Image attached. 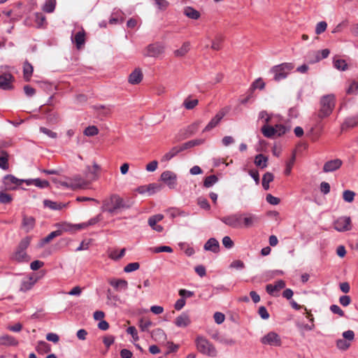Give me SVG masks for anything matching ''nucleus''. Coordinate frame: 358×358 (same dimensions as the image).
Here are the masks:
<instances>
[{
    "label": "nucleus",
    "mask_w": 358,
    "mask_h": 358,
    "mask_svg": "<svg viewBox=\"0 0 358 358\" xmlns=\"http://www.w3.org/2000/svg\"><path fill=\"white\" fill-rule=\"evenodd\" d=\"M190 49V43L189 42H185L180 48L174 51V55L176 57H180L185 55Z\"/></svg>",
    "instance_id": "obj_35"
},
{
    "label": "nucleus",
    "mask_w": 358,
    "mask_h": 358,
    "mask_svg": "<svg viewBox=\"0 0 358 358\" xmlns=\"http://www.w3.org/2000/svg\"><path fill=\"white\" fill-rule=\"evenodd\" d=\"M43 204L45 207L52 210H61L66 206L65 203H57L48 199L43 201Z\"/></svg>",
    "instance_id": "obj_31"
},
{
    "label": "nucleus",
    "mask_w": 358,
    "mask_h": 358,
    "mask_svg": "<svg viewBox=\"0 0 358 358\" xmlns=\"http://www.w3.org/2000/svg\"><path fill=\"white\" fill-rule=\"evenodd\" d=\"M243 215L241 213H236L224 216L220 220L226 225L234 229L242 228Z\"/></svg>",
    "instance_id": "obj_7"
},
{
    "label": "nucleus",
    "mask_w": 358,
    "mask_h": 358,
    "mask_svg": "<svg viewBox=\"0 0 358 358\" xmlns=\"http://www.w3.org/2000/svg\"><path fill=\"white\" fill-rule=\"evenodd\" d=\"M334 228L339 232L350 231L352 229L351 219L348 216L339 217L334 222Z\"/></svg>",
    "instance_id": "obj_8"
},
{
    "label": "nucleus",
    "mask_w": 358,
    "mask_h": 358,
    "mask_svg": "<svg viewBox=\"0 0 358 358\" xmlns=\"http://www.w3.org/2000/svg\"><path fill=\"white\" fill-rule=\"evenodd\" d=\"M24 180H20L13 175H6L3 180L4 187L8 190L15 189L23 182Z\"/></svg>",
    "instance_id": "obj_12"
},
{
    "label": "nucleus",
    "mask_w": 358,
    "mask_h": 358,
    "mask_svg": "<svg viewBox=\"0 0 358 358\" xmlns=\"http://www.w3.org/2000/svg\"><path fill=\"white\" fill-rule=\"evenodd\" d=\"M50 183L46 180H41L39 178H35L34 179V184L36 187H40V188H46L48 187Z\"/></svg>",
    "instance_id": "obj_57"
},
{
    "label": "nucleus",
    "mask_w": 358,
    "mask_h": 358,
    "mask_svg": "<svg viewBox=\"0 0 358 358\" xmlns=\"http://www.w3.org/2000/svg\"><path fill=\"white\" fill-rule=\"evenodd\" d=\"M285 282L282 280L276 281L274 284H268L266 287V292L271 295H275V293L285 288Z\"/></svg>",
    "instance_id": "obj_18"
},
{
    "label": "nucleus",
    "mask_w": 358,
    "mask_h": 358,
    "mask_svg": "<svg viewBox=\"0 0 358 358\" xmlns=\"http://www.w3.org/2000/svg\"><path fill=\"white\" fill-rule=\"evenodd\" d=\"M163 219L164 215L162 214H157L150 217L148 222L150 227L154 229V228L157 225V223L162 221Z\"/></svg>",
    "instance_id": "obj_40"
},
{
    "label": "nucleus",
    "mask_w": 358,
    "mask_h": 358,
    "mask_svg": "<svg viewBox=\"0 0 358 358\" xmlns=\"http://www.w3.org/2000/svg\"><path fill=\"white\" fill-rule=\"evenodd\" d=\"M335 107V97L333 94L323 96L320 101V109L317 114V118L324 119L329 116Z\"/></svg>",
    "instance_id": "obj_2"
},
{
    "label": "nucleus",
    "mask_w": 358,
    "mask_h": 358,
    "mask_svg": "<svg viewBox=\"0 0 358 358\" xmlns=\"http://www.w3.org/2000/svg\"><path fill=\"white\" fill-rule=\"evenodd\" d=\"M183 151L182 146H175L172 148L168 152H166L163 157L162 160V161H169L173 157H174L176 155H177L179 152Z\"/></svg>",
    "instance_id": "obj_26"
},
{
    "label": "nucleus",
    "mask_w": 358,
    "mask_h": 358,
    "mask_svg": "<svg viewBox=\"0 0 358 358\" xmlns=\"http://www.w3.org/2000/svg\"><path fill=\"white\" fill-rule=\"evenodd\" d=\"M268 157L262 154L256 155L255 159V164L260 169H264L267 166Z\"/></svg>",
    "instance_id": "obj_34"
},
{
    "label": "nucleus",
    "mask_w": 358,
    "mask_h": 358,
    "mask_svg": "<svg viewBox=\"0 0 358 358\" xmlns=\"http://www.w3.org/2000/svg\"><path fill=\"white\" fill-rule=\"evenodd\" d=\"M160 178L170 189H174L177 185V176L171 171H164L161 174Z\"/></svg>",
    "instance_id": "obj_10"
},
{
    "label": "nucleus",
    "mask_w": 358,
    "mask_h": 358,
    "mask_svg": "<svg viewBox=\"0 0 358 358\" xmlns=\"http://www.w3.org/2000/svg\"><path fill=\"white\" fill-rule=\"evenodd\" d=\"M143 79V73L139 69H135L129 77V82L132 85L138 84Z\"/></svg>",
    "instance_id": "obj_25"
},
{
    "label": "nucleus",
    "mask_w": 358,
    "mask_h": 358,
    "mask_svg": "<svg viewBox=\"0 0 358 358\" xmlns=\"http://www.w3.org/2000/svg\"><path fill=\"white\" fill-rule=\"evenodd\" d=\"M224 112H218L215 115V116L213 118H212L211 120L208 122V124L206 126V127L203 130V132L209 131L213 128H215L220 123V122L224 117Z\"/></svg>",
    "instance_id": "obj_19"
},
{
    "label": "nucleus",
    "mask_w": 358,
    "mask_h": 358,
    "mask_svg": "<svg viewBox=\"0 0 358 358\" xmlns=\"http://www.w3.org/2000/svg\"><path fill=\"white\" fill-rule=\"evenodd\" d=\"M330 310L333 313L338 315L340 317H343L345 315L343 310L338 305H331L330 306Z\"/></svg>",
    "instance_id": "obj_64"
},
{
    "label": "nucleus",
    "mask_w": 358,
    "mask_h": 358,
    "mask_svg": "<svg viewBox=\"0 0 358 358\" xmlns=\"http://www.w3.org/2000/svg\"><path fill=\"white\" fill-rule=\"evenodd\" d=\"M229 267L231 268H236L237 270H241L245 267V264H244L243 262L241 260H234L231 263Z\"/></svg>",
    "instance_id": "obj_59"
},
{
    "label": "nucleus",
    "mask_w": 358,
    "mask_h": 358,
    "mask_svg": "<svg viewBox=\"0 0 358 358\" xmlns=\"http://www.w3.org/2000/svg\"><path fill=\"white\" fill-rule=\"evenodd\" d=\"M357 125L358 117L356 115L346 118L341 126V129L343 130L346 128L355 127Z\"/></svg>",
    "instance_id": "obj_30"
},
{
    "label": "nucleus",
    "mask_w": 358,
    "mask_h": 358,
    "mask_svg": "<svg viewBox=\"0 0 358 358\" xmlns=\"http://www.w3.org/2000/svg\"><path fill=\"white\" fill-rule=\"evenodd\" d=\"M99 170L100 166L96 162H94L92 167H91L90 166H86V169L84 171V174L85 175V177L88 180V181L90 182L98 179V172Z\"/></svg>",
    "instance_id": "obj_14"
},
{
    "label": "nucleus",
    "mask_w": 358,
    "mask_h": 358,
    "mask_svg": "<svg viewBox=\"0 0 358 358\" xmlns=\"http://www.w3.org/2000/svg\"><path fill=\"white\" fill-rule=\"evenodd\" d=\"M195 342L197 350L201 353L210 357L216 356L217 351L215 346L206 337H196Z\"/></svg>",
    "instance_id": "obj_5"
},
{
    "label": "nucleus",
    "mask_w": 358,
    "mask_h": 358,
    "mask_svg": "<svg viewBox=\"0 0 358 358\" xmlns=\"http://www.w3.org/2000/svg\"><path fill=\"white\" fill-rule=\"evenodd\" d=\"M36 350L39 353H47L50 351V345L45 341H39L36 347Z\"/></svg>",
    "instance_id": "obj_39"
},
{
    "label": "nucleus",
    "mask_w": 358,
    "mask_h": 358,
    "mask_svg": "<svg viewBox=\"0 0 358 358\" xmlns=\"http://www.w3.org/2000/svg\"><path fill=\"white\" fill-rule=\"evenodd\" d=\"M343 164V162L340 159H334L327 161L323 166V171L324 173H329L339 169Z\"/></svg>",
    "instance_id": "obj_16"
},
{
    "label": "nucleus",
    "mask_w": 358,
    "mask_h": 358,
    "mask_svg": "<svg viewBox=\"0 0 358 358\" xmlns=\"http://www.w3.org/2000/svg\"><path fill=\"white\" fill-rule=\"evenodd\" d=\"M294 66L292 63H282L271 68V72L273 74V79L280 81L287 77Z\"/></svg>",
    "instance_id": "obj_4"
},
{
    "label": "nucleus",
    "mask_w": 358,
    "mask_h": 358,
    "mask_svg": "<svg viewBox=\"0 0 358 358\" xmlns=\"http://www.w3.org/2000/svg\"><path fill=\"white\" fill-rule=\"evenodd\" d=\"M40 131L43 133L44 134L47 135L51 138H56L57 137V133L45 128V127H40Z\"/></svg>",
    "instance_id": "obj_61"
},
{
    "label": "nucleus",
    "mask_w": 358,
    "mask_h": 358,
    "mask_svg": "<svg viewBox=\"0 0 358 358\" xmlns=\"http://www.w3.org/2000/svg\"><path fill=\"white\" fill-rule=\"evenodd\" d=\"M203 249L206 251L217 253L220 251L219 242L215 238H210L204 244Z\"/></svg>",
    "instance_id": "obj_21"
},
{
    "label": "nucleus",
    "mask_w": 358,
    "mask_h": 358,
    "mask_svg": "<svg viewBox=\"0 0 358 358\" xmlns=\"http://www.w3.org/2000/svg\"><path fill=\"white\" fill-rule=\"evenodd\" d=\"M89 184L88 180L83 178L80 175H75L70 178L69 185L73 189L86 188Z\"/></svg>",
    "instance_id": "obj_11"
},
{
    "label": "nucleus",
    "mask_w": 358,
    "mask_h": 358,
    "mask_svg": "<svg viewBox=\"0 0 358 358\" xmlns=\"http://www.w3.org/2000/svg\"><path fill=\"white\" fill-rule=\"evenodd\" d=\"M296 159L295 154H293L291 159L286 162V168L285 169V174L289 176L291 173L292 169L294 166Z\"/></svg>",
    "instance_id": "obj_48"
},
{
    "label": "nucleus",
    "mask_w": 358,
    "mask_h": 358,
    "mask_svg": "<svg viewBox=\"0 0 358 358\" xmlns=\"http://www.w3.org/2000/svg\"><path fill=\"white\" fill-rule=\"evenodd\" d=\"M213 338H215V340L218 343L227 345H231L235 343L233 339L227 337H213Z\"/></svg>",
    "instance_id": "obj_55"
},
{
    "label": "nucleus",
    "mask_w": 358,
    "mask_h": 358,
    "mask_svg": "<svg viewBox=\"0 0 358 358\" xmlns=\"http://www.w3.org/2000/svg\"><path fill=\"white\" fill-rule=\"evenodd\" d=\"M8 155L6 151H1L0 155V168L3 170L8 169Z\"/></svg>",
    "instance_id": "obj_41"
},
{
    "label": "nucleus",
    "mask_w": 358,
    "mask_h": 358,
    "mask_svg": "<svg viewBox=\"0 0 358 358\" xmlns=\"http://www.w3.org/2000/svg\"><path fill=\"white\" fill-rule=\"evenodd\" d=\"M204 142H205L204 139H201H201H194V140H191V141H189L183 143L182 145H181V146H182V150H187L192 147L201 145V144L204 143Z\"/></svg>",
    "instance_id": "obj_37"
},
{
    "label": "nucleus",
    "mask_w": 358,
    "mask_h": 358,
    "mask_svg": "<svg viewBox=\"0 0 358 358\" xmlns=\"http://www.w3.org/2000/svg\"><path fill=\"white\" fill-rule=\"evenodd\" d=\"M334 66L340 71H345L347 69L348 64L344 59H334Z\"/></svg>",
    "instance_id": "obj_47"
},
{
    "label": "nucleus",
    "mask_w": 358,
    "mask_h": 358,
    "mask_svg": "<svg viewBox=\"0 0 358 358\" xmlns=\"http://www.w3.org/2000/svg\"><path fill=\"white\" fill-rule=\"evenodd\" d=\"M327 24L326 22L321 21V22H318L315 27V34L317 35L321 34L327 29Z\"/></svg>",
    "instance_id": "obj_54"
},
{
    "label": "nucleus",
    "mask_w": 358,
    "mask_h": 358,
    "mask_svg": "<svg viewBox=\"0 0 358 358\" xmlns=\"http://www.w3.org/2000/svg\"><path fill=\"white\" fill-rule=\"evenodd\" d=\"M165 46L161 43L150 44L146 48L147 52L145 54L147 57H157L163 54Z\"/></svg>",
    "instance_id": "obj_9"
},
{
    "label": "nucleus",
    "mask_w": 358,
    "mask_h": 358,
    "mask_svg": "<svg viewBox=\"0 0 358 358\" xmlns=\"http://www.w3.org/2000/svg\"><path fill=\"white\" fill-rule=\"evenodd\" d=\"M156 4V6L158 7L160 10H165L167 8V7L169 5V3L166 0H153Z\"/></svg>",
    "instance_id": "obj_60"
},
{
    "label": "nucleus",
    "mask_w": 358,
    "mask_h": 358,
    "mask_svg": "<svg viewBox=\"0 0 358 358\" xmlns=\"http://www.w3.org/2000/svg\"><path fill=\"white\" fill-rule=\"evenodd\" d=\"M140 267V264L138 262H132L126 265L124 268V271L125 273H131L138 270Z\"/></svg>",
    "instance_id": "obj_51"
},
{
    "label": "nucleus",
    "mask_w": 358,
    "mask_h": 358,
    "mask_svg": "<svg viewBox=\"0 0 358 358\" xmlns=\"http://www.w3.org/2000/svg\"><path fill=\"white\" fill-rule=\"evenodd\" d=\"M94 109L96 110L99 115L103 116H108L112 113V106H104V105H96L93 106Z\"/></svg>",
    "instance_id": "obj_29"
},
{
    "label": "nucleus",
    "mask_w": 358,
    "mask_h": 358,
    "mask_svg": "<svg viewBox=\"0 0 358 358\" xmlns=\"http://www.w3.org/2000/svg\"><path fill=\"white\" fill-rule=\"evenodd\" d=\"M174 322L178 327H186L190 324L189 316L187 313H182L176 318Z\"/></svg>",
    "instance_id": "obj_23"
},
{
    "label": "nucleus",
    "mask_w": 358,
    "mask_h": 358,
    "mask_svg": "<svg viewBox=\"0 0 358 358\" xmlns=\"http://www.w3.org/2000/svg\"><path fill=\"white\" fill-rule=\"evenodd\" d=\"M125 251H126L125 248H122L120 252L115 250L110 252V253L108 254V257L111 259H113L115 261L119 260L124 255Z\"/></svg>",
    "instance_id": "obj_44"
},
{
    "label": "nucleus",
    "mask_w": 358,
    "mask_h": 358,
    "mask_svg": "<svg viewBox=\"0 0 358 358\" xmlns=\"http://www.w3.org/2000/svg\"><path fill=\"white\" fill-rule=\"evenodd\" d=\"M40 278L37 274H32L24 278L21 282L20 291L27 292L31 289Z\"/></svg>",
    "instance_id": "obj_13"
},
{
    "label": "nucleus",
    "mask_w": 358,
    "mask_h": 358,
    "mask_svg": "<svg viewBox=\"0 0 358 358\" xmlns=\"http://www.w3.org/2000/svg\"><path fill=\"white\" fill-rule=\"evenodd\" d=\"M218 181V178L215 175L207 176L203 181V186L209 188L213 186Z\"/></svg>",
    "instance_id": "obj_42"
},
{
    "label": "nucleus",
    "mask_w": 358,
    "mask_h": 358,
    "mask_svg": "<svg viewBox=\"0 0 358 358\" xmlns=\"http://www.w3.org/2000/svg\"><path fill=\"white\" fill-rule=\"evenodd\" d=\"M153 252L155 253H159V252H172L173 249L166 245L156 247L152 249Z\"/></svg>",
    "instance_id": "obj_56"
},
{
    "label": "nucleus",
    "mask_w": 358,
    "mask_h": 358,
    "mask_svg": "<svg viewBox=\"0 0 358 358\" xmlns=\"http://www.w3.org/2000/svg\"><path fill=\"white\" fill-rule=\"evenodd\" d=\"M184 15L193 20H197L200 17L199 12L190 6H187L185 8Z\"/></svg>",
    "instance_id": "obj_32"
},
{
    "label": "nucleus",
    "mask_w": 358,
    "mask_h": 358,
    "mask_svg": "<svg viewBox=\"0 0 358 358\" xmlns=\"http://www.w3.org/2000/svg\"><path fill=\"white\" fill-rule=\"evenodd\" d=\"M162 189V185L158 183H150L148 185V193L152 195Z\"/></svg>",
    "instance_id": "obj_49"
},
{
    "label": "nucleus",
    "mask_w": 358,
    "mask_h": 358,
    "mask_svg": "<svg viewBox=\"0 0 358 358\" xmlns=\"http://www.w3.org/2000/svg\"><path fill=\"white\" fill-rule=\"evenodd\" d=\"M222 41V38L221 36L216 37L215 39L212 43L211 48L215 50H219L221 48Z\"/></svg>",
    "instance_id": "obj_63"
},
{
    "label": "nucleus",
    "mask_w": 358,
    "mask_h": 358,
    "mask_svg": "<svg viewBox=\"0 0 358 358\" xmlns=\"http://www.w3.org/2000/svg\"><path fill=\"white\" fill-rule=\"evenodd\" d=\"M98 133L99 129L95 126H89L84 131V134L87 136H94L97 135Z\"/></svg>",
    "instance_id": "obj_52"
},
{
    "label": "nucleus",
    "mask_w": 358,
    "mask_h": 358,
    "mask_svg": "<svg viewBox=\"0 0 358 358\" xmlns=\"http://www.w3.org/2000/svg\"><path fill=\"white\" fill-rule=\"evenodd\" d=\"M330 52L328 49H323L320 51L313 52V55L315 56V59L311 60L312 63L317 62L322 59L327 58Z\"/></svg>",
    "instance_id": "obj_33"
},
{
    "label": "nucleus",
    "mask_w": 358,
    "mask_h": 358,
    "mask_svg": "<svg viewBox=\"0 0 358 358\" xmlns=\"http://www.w3.org/2000/svg\"><path fill=\"white\" fill-rule=\"evenodd\" d=\"M358 91V82L355 80H351L349 83V86L346 89V92L348 94H356Z\"/></svg>",
    "instance_id": "obj_43"
},
{
    "label": "nucleus",
    "mask_w": 358,
    "mask_h": 358,
    "mask_svg": "<svg viewBox=\"0 0 358 358\" xmlns=\"http://www.w3.org/2000/svg\"><path fill=\"white\" fill-rule=\"evenodd\" d=\"M71 41L76 45L77 49H80L85 43V32L84 29L78 31L74 36H71Z\"/></svg>",
    "instance_id": "obj_20"
},
{
    "label": "nucleus",
    "mask_w": 358,
    "mask_h": 358,
    "mask_svg": "<svg viewBox=\"0 0 358 358\" xmlns=\"http://www.w3.org/2000/svg\"><path fill=\"white\" fill-rule=\"evenodd\" d=\"M33 66L27 61L24 62L23 64V76L26 81H29L33 74Z\"/></svg>",
    "instance_id": "obj_28"
},
{
    "label": "nucleus",
    "mask_w": 358,
    "mask_h": 358,
    "mask_svg": "<svg viewBox=\"0 0 358 358\" xmlns=\"http://www.w3.org/2000/svg\"><path fill=\"white\" fill-rule=\"evenodd\" d=\"M197 203L200 206V208H201L203 209L208 210L210 208V206L208 200L205 198L199 197L198 199Z\"/></svg>",
    "instance_id": "obj_58"
},
{
    "label": "nucleus",
    "mask_w": 358,
    "mask_h": 358,
    "mask_svg": "<svg viewBox=\"0 0 358 358\" xmlns=\"http://www.w3.org/2000/svg\"><path fill=\"white\" fill-rule=\"evenodd\" d=\"M355 337H343L342 338L336 341L337 348L343 351L347 350L353 341Z\"/></svg>",
    "instance_id": "obj_22"
},
{
    "label": "nucleus",
    "mask_w": 358,
    "mask_h": 358,
    "mask_svg": "<svg viewBox=\"0 0 358 358\" xmlns=\"http://www.w3.org/2000/svg\"><path fill=\"white\" fill-rule=\"evenodd\" d=\"M199 103L198 99H191L189 97L185 99L183 105L187 110L193 109Z\"/></svg>",
    "instance_id": "obj_45"
},
{
    "label": "nucleus",
    "mask_w": 358,
    "mask_h": 358,
    "mask_svg": "<svg viewBox=\"0 0 358 358\" xmlns=\"http://www.w3.org/2000/svg\"><path fill=\"white\" fill-rule=\"evenodd\" d=\"M7 66H0V89L10 90L13 88L14 76L6 71Z\"/></svg>",
    "instance_id": "obj_6"
},
{
    "label": "nucleus",
    "mask_w": 358,
    "mask_h": 358,
    "mask_svg": "<svg viewBox=\"0 0 358 358\" xmlns=\"http://www.w3.org/2000/svg\"><path fill=\"white\" fill-rule=\"evenodd\" d=\"M262 132L266 138H273L275 136L274 127L269 126L267 124L262 127Z\"/></svg>",
    "instance_id": "obj_36"
},
{
    "label": "nucleus",
    "mask_w": 358,
    "mask_h": 358,
    "mask_svg": "<svg viewBox=\"0 0 358 358\" xmlns=\"http://www.w3.org/2000/svg\"><path fill=\"white\" fill-rule=\"evenodd\" d=\"M261 343L271 346H280L281 345L280 337H262Z\"/></svg>",
    "instance_id": "obj_27"
},
{
    "label": "nucleus",
    "mask_w": 358,
    "mask_h": 358,
    "mask_svg": "<svg viewBox=\"0 0 358 358\" xmlns=\"http://www.w3.org/2000/svg\"><path fill=\"white\" fill-rule=\"evenodd\" d=\"M222 244L227 249L233 248L234 245L231 238L228 236H226L222 238Z\"/></svg>",
    "instance_id": "obj_62"
},
{
    "label": "nucleus",
    "mask_w": 358,
    "mask_h": 358,
    "mask_svg": "<svg viewBox=\"0 0 358 358\" xmlns=\"http://www.w3.org/2000/svg\"><path fill=\"white\" fill-rule=\"evenodd\" d=\"M29 244L30 238L29 237L23 238L12 255L11 259L18 263L28 262L30 260V257L27 255L26 250Z\"/></svg>",
    "instance_id": "obj_3"
},
{
    "label": "nucleus",
    "mask_w": 358,
    "mask_h": 358,
    "mask_svg": "<svg viewBox=\"0 0 358 358\" xmlns=\"http://www.w3.org/2000/svg\"><path fill=\"white\" fill-rule=\"evenodd\" d=\"M131 206V203L130 202H126L117 194H113L108 199L105 200L103 206L104 210L112 215L129 209Z\"/></svg>",
    "instance_id": "obj_1"
},
{
    "label": "nucleus",
    "mask_w": 358,
    "mask_h": 358,
    "mask_svg": "<svg viewBox=\"0 0 358 358\" xmlns=\"http://www.w3.org/2000/svg\"><path fill=\"white\" fill-rule=\"evenodd\" d=\"M35 219L32 216H27L26 215H22V229L26 232L28 233L31 231L35 227Z\"/></svg>",
    "instance_id": "obj_17"
},
{
    "label": "nucleus",
    "mask_w": 358,
    "mask_h": 358,
    "mask_svg": "<svg viewBox=\"0 0 358 358\" xmlns=\"http://www.w3.org/2000/svg\"><path fill=\"white\" fill-rule=\"evenodd\" d=\"M56 6V0H45L43 10L48 13H53Z\"/></svg>",
    "instance_id": "obj_38"
},
{
    "label": "nucleus",
    "mask_w": 358,
    "mask_h": 358,
    "mask_svg": "<svg viewBox=\"0 0 358 358\" xmlns=\"http://www.w3.org/2000/svg\"><path fill=\"white\" fill-rule=\"evenodd\" d=\"M275 136H280L287 133L290 127L284 126L283 124H275L274 127Z\"/></svg>",
    "instance_id": "obj_46"
},
{
    "label": "nucleus",
    "mask_w": 358,
    "mask_h": 358,
    "mask_svg": "<svg viewBox=\"0 0 358 358\" xmlns=\"http://www.w3.org/2000/svg\"><path fill=\"white\" fill-rule=\"evenodd\" d=\"M355 193L351 190H345L343 193V198L345 201L351 203L354 201Z\"/></svg>",
    "instance_id": "obj_50"
},
{
    "label": "nucleus",
    "mask_w": 358,
    "mask_h": 358,
    "mask_svg": "<svg viewBox=\"0 0 358 358\" xmlns=\"http://www.w3.org/2000/svg\"><path fill=\"white\" fill-rule=\"evenodd\" d=\"M242 228H249L253 227L259 222V217L255 214L250 213H242Z\"/></svg>",
    "instance_id": "obj_15"
},
{
    "label": "nucleus",
    "mask_w": 358,
    "mask_h": 358,
    "mask_svg": "<svg viewBox=\"0 0 358 358\" xmlns=\"http://www.w3.org/2000/svg\"><path fill=\"white\" fill-rule=\"evenodd\" d=\"M60 235H62L61 230H56V231H52L43 239V243H48L50 241H51L53 238H55L57 236H59Z\"/></svg>",
    "instance_id": "obj_53"
},
{
    "label": "nucleus",
    "mask_w": 358,
    "mask_h": 358,
    "mask_svg": "<svg viewBox=\"0 0 358 358\" xmlns=\"http://www.w3.org/2000/svg\"><path fill=\"white\" fill-rule=\"evenodd\" d=\"M109 283L117 290H126L128 287V282L123 279H111Z\"/></svg>",
    "instance_id": "obj_24"
}]
</instances>
